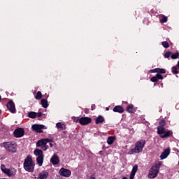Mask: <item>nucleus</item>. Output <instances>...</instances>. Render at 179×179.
<instances>
[{
  "label": "nucleus",
  "mask_w": 179,
  "mask_h": 179,
  "mask_svg": "<svg viewBox=\"0 0 179 179\" xmlns=\"http://www.w3.org/2000/svg\"><path fill=\"white\" fill-rule=\"evenodd\" d=\"M166 125V122L164 120H161L159 122V126L157 127V134L160 135V138H169L173 135V131L171 130H166L164 127Z\"/></svg>",
  "instance_id": "obj_1"
},
{
  "label": "nucleus",
  "mask_w": 179,
  "mask_h": 179,
  "mask_svg": "<svg viewBox=\"0 0 179 179\" xmlns=\"http://www.w3.org/2000/svg\"><path fill=\"white\" fill-rule=\"evenodd\" d=\"M146 145L145 140H140L135 143L134 148H131L129 150L128 155H134V153H142L143 152V148Z\"/></svg>",
  "instance_id": "obj_2"
},
{
  "label": "nucleus",
  "mask_w": 179,
  "mask_h": 179,
  "mask_svg": "<svg viewBox=\"0 0 179 179\" xmlns=\"http://www.w3.org/2000/svg\"><path fill=\"white\" fill-rule=\"evenodd\" d=\"M34 166L35 164L33 159H31V157H27L24 162V170H26V171H29V173H31V171H34Z\"/></svg>",
  "instance_id": "obj_3"
},
{
  "label": "nucleus",
  "mask_w": 179,
  "mask_h": 179,
  "mask_svg": "<svg viewBox=\"0 0 179 179\" xmlns=\"http://www.w3.org/2000/svg\"><path fill=\"white\" fill-rule=\"evenodd\" d=\"M2 146L7 152H10V153H16L17 150V145L15 143L6 142L2 144Z\"/></svg>",
  "instance_id": "obj_4"
},
{
  "label": "nucleus",
  "mask_w": 179,
  "mask_h": 179,
  "mask_svg": "<svg viewBox=\"0 0 179 179\" xmlns=\"http://www.w3.org/2000/svg\"><path fill=\"white\" fill-rule=\"evenodd\" d=\"M34 155L36 156V162L39 167L43 166V163L44 162V155L43 154V150L39 149H36L34 151Z\"/></svg>",
  "instance_id": "obj_5"
},
{
  "label": "nucleus",
  "mask_w": 179,
  "mask_h": 179,
  "mask_svg": "<svg viewBox=\"0 0 179 179\" xmlns=\"http://www.w3.org/2000/svg\"><path fill=\"white\" fill-rule=\"evenodd\" d=\"M1 170L2 173L6 174L8 177H13V176H15V174H16V169H15V168L8 169L6 168V166H5V164L1 165Z\"/></svg>",
  "instance_id": "obj_6"
},
{
  "label": "nucleus",
  "mask_w": 179,
  "mask_h": 179,
  "mask_svg": "<svg viewBox=\"0 0 179 179\" xmlns=\"http://www.w3.org/2000/svg\"><path fill=\"white\" fill-rule=\"evenodd\" d=\"M159 168L156 166L151 167L149 171L148 178L151 179L156 178L159 174Z\"/></svg>",
  "instance_id": "obj_7"
},
{
  "label": "nucleus",
  "mask_w": 179,
  "mask_h": 179,
  "mask_svg": "<svg viewBox=\"0 0 179 179\" xmlns=\"http://www.w3.org/2000/svg\"><path fill=\"white\" fill-rule=\"evenodd\" d=\"M60 176L62 177H71V175L72 174V172L69 169H66L65 168H61L59 171Z\"/></svg>",
  "instance_id": "obj_8"
},
{
  "label": "nucleus",
  "mask_w": 179,
  "mask_h": 179,
  "mask_svg": "<svg viewBox=\"0 0 179 179\" xmlns=\"http://www.w3.org/2000/svg\"><path fill=\"white\" fill-rule=\"evenodd\" d=\"M48 142H54V139L52 138H43L37 141L36 146L41 147L44 146L48 143Z\"/></svg>",
  "instance_id": "obj_9"
},
{
  "label": "nucleus",
  "mask_w": 179,
  "mask_h": 179,
  "mask_svg": "<svg viewBox=\"0 0 179 179\" xmlns=\"http://www.w3.org/2000/svg\"><path fill=\"white\" fill-rule=\"evenodd\" d=\"M47 127L43 124H34L32 125V129L34 131H36V132H38L39 134H41L43 132V129H46Z\"/></svg>",
  "instance_id": "obj_10"
},
{
  "label": "nucleus",
  "mask_w": 179,
  "mask_h": 179,
  "mask_svg": "<svg viewBox=\"0 0 179 179\" xmlns=\"http://www.w3.org/2000/svg\"><path fill=\"white\" fill-rule=\"evenodd\" d=\"M92 122V119L88 117H84L80 118V124L81 125H87V124H90Z\"/></svg>",
  "instance_id": "obj_11"
},
{
  "label": "nucleus",
  "mask_w": 179,
  "mask_h": 179,
  "mask_svg": "<svg viewBox=\"0 0 179 179\" xmlns=\"http://www.w3.org/2000/svg\"><path fill=\"white\" fill-rule=\"evenodd\" d=\"M14 135L15 138H22V136L24 135V130H23V129H17L14 131Z\"/></svg>",
  "instance_id": "obj_12"
},
{
  "label": "nucleus",
  "mask_w": 179,
  "mask_h": 179,
  "mask_svg": "<svg viewBox=\"0 0 179 179\" xmlns=\"http://www.w3.org/2000/svg\"><path fill=\"white\" fill-rule=\"evenodd\" d=\"M169 155H170V148H166L164 150V152L160 155L161 160H164V159H167L169 157Z\"/></svg>",
  "instance_id": "obj_13"
},
{
  "label": "nucleus",
  "mask_w": 179,
  "mask_h": 179,
  "mask_svg": "<svg viewBox=\"0 0 179 179\" xmlns=\"http://www.w3.org/2000/svg\"><path fill=\"white\" fill-rule=\"evenodd\" d=\"M7 108H8V110H9V111H10V113H15V111H16V108L15 107V103L12 101H10L7 103Z\"/></svg>",
  "instance_id": "obj_14"
},
{
  "label": "nucleus",
  "mask_w": 179,
  "mask_h": 179,
  "mask_svg": "<svg viewBox=\"0 0 179 179\" xmlns=\"http://www.w3.org/2000/svg\"><path fill=\"white\" fill-rule=\"evenodd\" d=\"M137 171H138V165L136 164L133 166V169H132L131 172L130 173L129 179L135 178V175L136 174Z\"/></svg>",
  "instance_id": "obj_15"
},
{
  "label": "nucleus",
  "mask_w": 179,
  "mask_h": 179,
  "mask_svg": "<svg viewBox=\"0 0 179 179\" xmlns=\"http://www.w3.org/2000/svg\"><path fill=\"white\" fill-rule=\"evenodd\" d=\"M50 162L54 165L58 164V163H59V159L58 158V156L54 155L50 159Z\"/></svg>",
  "instance_id": "obj_16"
},
{
  "label": "nucleus",
  "mask_w": 179,
  "mask_h": 179,
  "mask_svg": "<svg viewBox=\"0 0 179 179\" xmlns=\"http://www.w3.org/2000/svg\"><path fill=\"white\" fill-rule=\"evenodd\" d=\"M56 127L57 128V129H60V131H64V129H66V126L63 122L57 123Z\"/></svg>",
  "instance_id": "obj_17"
},
{
  "label": "nucleus",
  "mask_w": 179,
  "mask_h": 179,
  "mask_svg": "<svg viewBox=\"0 0 179 179\" xmlns=\"http://www.w3.org/2000/svg\"><path fill=\"white\" fill-rule=\"evenodd\" d=\"M163 80V76L162 74L157 73L156 76H154L151 78V82H157V80Z\"/></svg>",
  "instance_id": "obj_18"
},
{
  "label": "nucleus",
  "mask_w": 179,
  "mask_h": 179,
  "mask_svg": "<svg viewBox=\"0 0 179 179\" xmlns=\"http://www.w3.org/2000/svg\"><path fill=\"white\" fill-rule=\"evenodd\" d=\"M114 113H120V114H122L124 113V108L122 106H117L113 108Z\"/></svg>",
  "instance_id": "obj_19"
},
{
  "label": "nucleus",
  "mask_w": 179,
  "mask_h": 179,
  "mask_svg": "<svg viewBox=\"0 0 179 179\" xmlns=\"http://www.w3.org/2000/svg\"><path fill=\"white\" fill-rule=\"evenodd\" d=\"M48 177V173L43 171L38 174V179H46Z\"/></svg>",
  "instance_id": "obj_20"
},
{
  "label": "nucleus",
  "mask_w": 179,
  "mask_h": 179,
  "mask_svg": "<svg viewBox=\"0 0 179 179\" xmlns=\"http://www.w3.org/2000/svg\"><path fill=\"white\" fill-rule=\"evenodd\" d=\"M102 122H104V117L99 115L95 119L96 124H102Z\"/></svg>",
  "instance_id": "obj_21"
},
{
  "label": "nucleus",
  "mask_w": 179,
  "mask_h": 179,
  "mask_svg": "<svg viewBox=\"0 0 179 179\" xmlns=\"http://www.w3.org/2000/svg\"><path fill=\"white\" fill-rule=\"evenodd\" d=\"M127 112L128 113H135L136 111V109L134 108V105L131 104L127 106Z\"/></svg>",
  "instance_id": "obj_22"
},
{
  "label": "nucleus",
  "mask_w": 179,
  "mask_h": 179,
  "mask_svg": "<svg viewBox=\"0 0 179 179\" xmlns=\"http://www.w3.org/2000/svg\"><path fill=\"white\" fill-rule=\"evenodd\" d=\"M115 141V136H110L107 140L108 145H113L114 142Z\"/></svg>",
  "instance_id": "obj_23"
},
{
  "label": "nucleus",
  "mask_w": 179,
  "mask_h": 179,
  "mask_svg": "<svg viewBox=\"0 0 179 179\" xmlns=\"http://www.w3.org/2000/svg\"><path fill=\"white\" fill-rule=\"evenodd\" d=\"M41 104L42 105V107H43V108H47V107H48V101H47V100L45 99H42L41 101Z\"/></svg>",
  "instance_id": "obj_24"
},
{
  "label": "nucleus",
  "mask_w": 179,
  "mask_h": 179,
  "mask_svg": "<svg viewBox=\"0 0 179 179\" xmlns=\"http://www.w3.org/2000/svg\"><path fill=\"white\" fill-rule=\"evenodd\" d=\"M28 117H29V118H36V117H37V113L35 112H30Z\"/></svg>",
  "instance_id": "obj_25"
},
{
  "label": "nucleus",
  "mask_w": 179,
  "mask_h": 179,
  "mask_svg": "<svg viewBox=\"0 0 179 179\" xmlns=\"http://www.w3.org/2000/svg\"><path fill=\"white\" fill-rule=\"evenodd\" d=\"M41 97H43V94H41V92L38 91L36 94L35 99L36 100H40L41 99Z\"/></svg>",
  "instance_id": "obj_26"
},
{
  "label": "nucleus",
  "mask_w": 179,
  "mask_h": 179,
  "mask_svg": "<svg viewBox=\"0 0 179 179\" xmlns=\"http://www.w3.org/2000/svg\"><path fill=\"white\" fill-rule=\"evenodd\" d=\"M157 73H166L164 69L157 68Z\"/></svg>",
  "instance_id": "obj_27"
},
{
  "label": "nucleus",
  "mask_w": 179,
  "mask_h": 179,
  "mask_svg": "<svg viewBox=\"0 0 179 179\" xmlns=\"http://www.w3.org/2000/svg\"><path fill=\"white\" fill-rule=\"evenodd\" d=\"M162 164H163V162H159L157 164H156L152 167H157V169H158V170L160 171V167L162 166Z\"/></svg>",
  "instance_id": "obj_28"
},
{
  "label": "nucleus",
  "mask_w": 179,
  "mask_h": 179,
  "mask_svg": "<svg viewBox=\"0 0 179 179\" xmlns=\"http://www.w3.org/2000/svg\"><path fill=\"white\" fill-rule=\"evenodd\" d=\"M178 57H179L178 52L173 53V55H171L172 59H177V58H178Z\"/></svg>",
  "instance_id": "obj_29"
},
{
  "label": "nucleus",
  "mask_w": 179,
  "mask_h": 179,
  "mask_svg": "<svg viewBox=\"0 0 179 179\" xmlns=\"http://www.w3.org/2000/svg\"><path fill=\"white\" fill-rule=\"evenodd\" d=\"M72 120L73 122H80V118L79 117H73Z\"/></svg>",
  "instance_id": "obj_30"
},
{
  "label": "nucleus",
  "mask_w": 179,
  "mask_h": 179,
  "mask_svg": "<svg viewBox=\"0 0 179 179\" xmlns=\"http://www.w3.org/2000/svg\"><path fill=\"white\" fill-rule=\"evenodd\" d=\"M163 47H164V48H169V43L167 41H164L162 43Z\"/></svg>",
  "instance_id": "obj_31"
},
{
  "label": "nucleus",
  "mask_w": 179,
  "mask_h": 179,
  "mask_svg": "<svg viewBox=\"0 0 179 179\" xmlns=\"http://www.w3.org/2000/svg\"><path fill=\"white\" fill-rule=\"evenodd\" d=\"M167 22V17L163 16L162 19L160 20L161 23H166Z\"/></svg>",
  "instance_id": "obj_32"
},
{
  "label": "nucleus",
  "mask_w": 179,
  "mask_h": 179,
  "mask_svg": "<svg viewBox=\"0 0 179 179\" xmlns=\"http://www.w3.org/2000/svg\"><path fill=\"white\" fill-rule=\"evenodd\" d=\"M172 72H173V73H175V75H177V73H178L177 67H176V66L172 67Z\"/></svg>",
  "instance_id": "obj_33"
},
{
  "label": "nucleus",
  "mask_w": 179,
  "mask_h": 179,
  "mask_svg": "<svg viewBox=\"0 0 179 179\" xmlns=\"http://www.w3.org/2000/svg\"><path fill=\"white\" fill-rule=\"evenodd\" d=\"M171 55V52H167L165 53L164 57H165V58H170Z\"/></svg>",
  "instance_id": "obj_34"
},
{
  "label": "nucleus",
  "mask_w": 179,
  "mask_h": 179,
  "mask_svg": "<svg viewBox=\"0 0 179 179\" xmlns=\"http://www.w3.org/2000/svg\"><path fill=\"white\" fill-rule=\"evenodd\" d=\"M151 73H157V68L149 71Z\"/></svg>",
  "instance_id": "obj_35"
},
{
  "label": "nucleus",
  "mask_w": 179,
  "mask_h": 179,
  "mask_svg": "<svg viewBox=\"0 0 179 179\" xmlns=\"http://www.w3.org/2000/svg\"><path fill=\"white\" fill-rule=\"evenodd\" d=\"M41 149H43V150H47V149H48V145H42L41 146Z\"/></svg>",
  "instance_id": "obj_36"
},
{
  "label": "nucleus",
  "mask_w": 179,
  "mask_h": 179,
  "mask_svg": "<svg viewBox=\"0 0 179 179\" xmlns=\"http://www.w3.org/2000/svg\"><path fill=\"white\" fill-rule=\"evenodd\" d=\"M41 115H43V113H36V116H38V117H41Z\"/></svg>",
  "instance_id": "obj_37"
},
{
  "label": "nucleus",
  "mask_w": 179,
  "mask_h": 179,
  "mask_svg": "<svg viewBox=\"0 0 179 179\" xmlns=\"http://www.w3.org/2000/svg\"><path fill=\"white\" fill-rule=\"evenodd\" d=\"M50 148H52V146H54V144H52V143H50Z\"/></svg>",
  "instance_id": "obj_38"
},
{
  "label": "nucleus",
  "mask_w": 179,
  "mask_h": 179,
  "mask_svg": "<svg viewBox=\"0 0 179 179\" xmlns=\"http://www.w3.org/2000/svg\"><path fill=\"white\" fill-rule=\"evenodd\" d=\"M90 179H96V178H94V176H91Z\"/></svg>",
  "instance_id": "obj_39"
},
{
  "label": "nucleus",
  "mask_w": 179,
  "mask_h": 179,
  "mask_svg": "<svg viewBox=\"0 0 179 179\" xmlns=\"http://www.w3.org/2000/svg\"><path fill=\"white\" fill-rule=\"evenodd\" d=\"M122 179H128L127 177H123Z\"/></svg>",
  "instance_id": "obj_40"
},
{
  "label": "nucleus",
  "mask_w": 179,
  "mask_h": 179,
  "mask_svg": "<svg viewBox=\"0 0 179 179\" xmlns=\"http://www.w3.org/2000/svg\"><path fill=\"white\" fill-rule=\"evenodd\" d=\"M106 111H108L110 109L108 108H106Z\"/></svg>",
  "instance_id": "obj_41"
},
{
  "label": "nucleus",
  "mask_w": 179,
  "mask_h": 179,
  "mask_svg": "<svg viewBox=\"0 0 179 179\" xmlns=\"http://www.w3.org/2000/svg\"><path fill=\"white\" fill-rule=\"evenodd\" d=\"M0 114H1V110H0Z\"/></svg>",
  "instance_id": "obj_42"
}]
</instances>
